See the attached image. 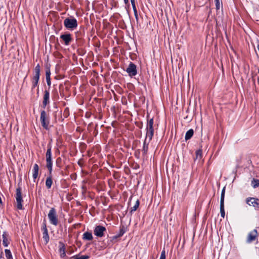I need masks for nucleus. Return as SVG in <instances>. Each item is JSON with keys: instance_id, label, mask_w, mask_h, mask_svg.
Segmentation results:
<instances>
[{"instance_id": "1", "label": "nucleus", "mask_w": 259, "mask_h": 259, "mask_svg": "<svg viewBox=\"0 0 259 259\" xmlns=\"http://www.w3.org/2000/svg\"><path fill=\"white\" fill-rule=\"evenodd\" d=\"M46 156V167L49 172H52L53 161L52 159V147L50 144L48 145Z\"/></svg>"}, {"instance_id": "2", "label": "nucleus", "mask_w": 259, "mask_h": 259, "mask_svg": "<svg viewBox=\"0 0 259 259\" xmlns=\"http://www.w3.org/2000/svg\"><path fill=\"white\" fill-rule=\"evenodd\" d=\"M64 25L68 29L74 30L78 25L77 20L73 17L66 18L64 20Z\"/></svg>"}, {"instance_id": "3", "label": "nucleus", "mask_w": 259, "mask_h": 259, "mask_svg": "<svg viewBox=\"0 0 259 259\" xmlns=\"http://www.w3.org/2000/svg\"><path fill=\"white\" fill-rule=\"evenodd\" d=\"M153 118H151L148 120L146 126V139H149V141H151L154 134L153 128Z\"/></svg>"}, {"instance_id": "4", "label": "nucleus", "mask_w": 259, "mask_h": 259, "mask_svg": "<svg viewBox=\"0 0 259 259\" xmlns=\"http://www.w3.org/2000/svg\"><path fill=\"white\" fill-rule=\"evenodd\" d=\"M15 198L17 201V207L18 209L21 210L23 209L22 202L23 201L22 194L21 188L20 186V183L18 184V187L16 189V193L15 195Z\"/></svg>"}, {"instance_id": "5", "label": "nucleus", "mask_w": 259, "mask_h": 259, "mask_svg": "<svg viewBox=\"0 0 259 259\" xmlns=\"http://www.w3.org/2000/svg\"><path fill=\"white\" fill-rule=\"evenodd\" d=\"M40 120L41 126L46 130H48L50 120L49 116L45 110H42L40 113Z\"/></svg>"}, {"instance_id": "6", "label": "nucleus", "mask_w": 259, "mask_h": 259, "mask_svg": "<svg viewBox=\"0 0 259 259\" xmlns=\"http://www.w3.org/2000/svg\"><path fill=\"white\" fill-rule=\"evenodd\" d=\"M48 218L51 224L54 226H57L58 224L56 210L54 207L51 208L50 210L48 213Z\"/></svg>"}, {"instance_id": "7", "label": "nucleus", "mask_w": 259, "mask_h": 259, "mask_svg": "<svg viewBox=\"0 0 259 259\" xmlns=\"http://www.w3.org/2000/svg\"><path fill=\"white\" fill-rule=\"evenodd\" d=\"M41 230L42 231V238L45 242V244L48 243L50 240V237L48 234V230L47 227L46 221L45 220L42 223Z\"/></svg>"}, {"instance_id": "8", "label": "nucleus", "mask_w": 259, "mask_h": 259, "mask_svg": "<svg viewBox=\"0 0 259 259\" xmlns=\"http://www.w3.org/2000/svg\"><path fill=\"white\" fill-rule=\"evenodd\" d=\"M126 71L130 76L133 77L135 76L137 74L136 65L133 62H131L126 69Z\"/></svg>"}, {"instance_id": "9", "label": "nucleus", "mask_w": 259, "mask_h": 259, "mask_svg": "<svg viewBox=\"0 0 259 259\" xmlns=\"http://www.w3.org/2000/svg\"><path fill=\"white\" fill-rule=\"evenodd\" d=\"M40 75V67L39 64L35 67L31 81L38 82Z\"/></svg>"}, {"instance_id": "10", "label": "nucleus", "mask_w": 259, "mask_h": 259, "mask_svg": "<svg viewBox=\"0 0 259 259\" xmlns=\"http://www.w3.org/2000/svg\"><path fill=\"white\" fill-rule=\"evenodd\" d=\"M246 202L249 205L252 206L256 209H259V199L249 197L246 199Z\"/></svg>"}, {"instance_id": "11", "label": "nucleus", "mask_w": 259, "mask_h": 259, "mask_svg": "<svg viewBox=\"0 0 259 259\" xmlns=\"http://www.w3.org/2000/svg\"><path fill=\"white\" fill-rule=\"evenodd\" d=\"M106 230L105 227L98 225L94 229V234L99 237H101L104 235V232Z\"/></svg>"}, {"instance_id": "12", "label": "nucleus", "mask_w": 259, "mask_h": 259, "mask_svg": "<svg viewBox=\"0 0 259 259\" xmlns=\"http://www.w3.org/2000/svg\"><path fill=\"white\" fill-rule=\"evenodd\" d=\"M257 235L258 233L257 230L254 229L253 230L249 232V233L248 234L246 242L248 243L253 242L255 240L256 237L257 236Z\"/></svg>"}, {"instance_id": "13", "label": "nucleus", "mask_w": 259, "mask_h": 259, "mask_svg": "<svg viewBox=\"0 0 259 259\" xmlns=\"http://www.w3.org/2000/svg\"><path fill=\"white\" fill-rule=\"evenodd\" d=\"M60 38L63 40L64 44L66 46L69 45L70 42L72 40L71 34L69 33L61 34L60 35Z\"/></svg>"}, {"instance_id": "14", "label": "nucleus", "mask_w": 259, "mask_h": 259, "mask_svg": "<svg viewBox=\"0 0 259 259\" xmlns=\"http://www.w3.org/2000/svg\"><path fill=\"white\" fill-rule=\"evenodd\" d=\"M50 103V92L48 90L44 91V95L43 97L42 105L44 108H45L46 106Z\"/></svg>"}, {"instance_id": "15", "label": "nucleus", "mask_w": 259, "mask_h": 259, "mask_svg": "<svg viewBox=\"0 0 259 259\" xmlns=\"http://www.w3.org/2000/svg\"><path fill=\"white\" fill-rule=\"evenodd\" d=\"M51 74L50 65H47L46 66V77L47 85L49 87H50L51 84Z\"/></svg>"}, {"instance_id": "16", "label": "nucleus", "mask_w": 259, "mask_h": 259, "mask_svg": "<svg viewBox=\"0 0 259 259\" xmlns=\"http://www.w3.org/2000/svg\"><path fill=\"white\" fill-rule=\"evenodd\" d=\"M149 139H145V140L143 143V148L142 150V154L143 155H146L147 154L148 150V146L149 142Z\"/></svg>"}, {"instance_id": "17", "label": "nucleus", "mask_w": 259, "mask_h": 259, "mask_svg": "<svg viewBox=\"0 0 259 259\" xmlns=\"http://www.w3.org/2000/svg\"><path fill=\"white\" fill-rule=\"evenodd\" d=\"M60 257L64 258L66 256L65 246V244L62 242H59V249Z\"/></svg>"}, {"instance_id": "18", "label": "nucleus", "mask_w": 259, "mask_h": 259, "mask_svg": "<svg viewBox=\"0 0 259 259\" xmlns=\"http://www.w3.org/2000/svg\"><path fill=\"white\" fill-rule=\"evenodd\" d=\"M53 184L52 172H49V176L46 180V186L48 189H50Z\"/></svg>"}, {"instance_id": "19", "label": "nucleus", "mask_w": 259, "mask_h": 259, "mask_svg": "<svg viewBox=\"0 0 259 259\" xmlns=\"http://www.w3.org/2000/svg\"><path fill=\"white\" fill-rule=\"evenodd\" d=\"M8 234L7 232H4L2 235L3 238V244L5 247H7L9 244V241L8 240Z\"/></svg>"}, {"instance_id": "20", "label": "nucleus", "mask_w": 259, "mask_h": 259, "mask_svg": "<svg viewBox=\"0 0 259 259\" xmlns=\"http://www.w3.org/2000/svg\"><path fill=\"white\" fill-rule=\"evenodd\" d=\"M32 170L33 178L35 180L37 178L38 175L39 166L37 164L35 163L34 164Z\"/></svg>"}, {"instance_id": "21", "label": "nucleus", "mask_w": 259, "mask_h": 259, "mask_svg": "<svg viewBox=\"0 0 259 259\" xmlns=\"http://www.w3.org/2000/svg\"><path fill=\"white\" fill-rule=\"evenodd\" d=\"M93 235L91 232H85L83 234L82 239L86 240H92L93 239Z\"/></svg>"}, {"instance_id": "22", "label": "nucleus", "mask_w": 259, "mask_h": 259, "mask_svg": "<svg viewBox=\"0 0 259 259\" xmlns=\"http://www.w3.org/2000/svg\"><path fill=\"white\" fill-rule=\"evenodd\" d=\"M194 134V131L193 129H190L188 130L185 135V139L186 141H187L189 139H190Z\"/></svg>"}, {"instance_id": "23", "label": "nucleus", "mask_w": 259, "mask_h": 259, "mask_svg": "<svg viewBox=\"0 0 259 259\" xmlns=\"http://www.w3.org/2000/svg\"><path fill=\"white\" fill-rule=\"evenodd\" d=\"M140 205V201L139 199H137L134 206L131 208V210L130 211V213L131 214L133 213V212L135 211L137 208L139 207Z\"/></svg>"}, {"instance_id": "24", "label": "nucleus", "mask_w": 259, "mask_h": 259, "mask_svg": "<svg viewBox=\"0 0 259 259\" xmlns=\"http://www.w3.org/2000/svg\"><path fill=\"white\" fill-rule=\"evenodd\" d=\"M220 213L221 215L223 218H225V211L224 208V203L220 202Z\"/></svg>"}, {"instance_id": "25", "label": "nucleus", "mask_w": 259, "mask_h": 259, "mask_svg": "<svg viewBox=\"0 0 259 259\" xmlns=\"http://www.w3.org/2000/svg\"><path fill=\"white\" fill-rule=\"evenodd\" d=\"M251 184L253 188H255L259 187V180L253 179V180L251 181Z\"/></svg>"}, {"instance_id": "26", "label": "nucleus", "mask_w": 259, "mask_h": 259, "mask_svg": "<svg viewBox=\"0 0 259 259\" xmlns=\"http://www.w3.org/2000/svg\"><path fill=\"white\" fill-rule=\"evenodd\" d=\"M5 252L6 254V257L7 259H13L12 253L10 249H6L5 250Z\"/></svg>"}, {"instance_id": "27", "label": "nucleus", "mask_w": 259, "mask_h": 259, "mask_svg": "<svg viewBox=\"0 0 259 259\" xmlns=\"http://www.w3.org/2000/svg\"><path fill=\"white\" fill-rule=\"evenodd\" d=\"M125 232V228L123 226H122L120 227L119 231L117 234L118 235V236L120 237L123 235Z\"/></svg>"}, {"instance_id": "28", "label": "nucleus", "mask_w": 259, "mask_h": 259, "mask_svg": "<svg viewBox=\"0 0 259 259\" xmlns=\"http://www.w3.org/2000/svg\"><path fill=\"white\" fill-rule=\"evenodd\" d=\"M202 151L201 149H198L196 151V157L195 159H200L202 158Z\"/></svg>"}, {"instance_id": "29", "label": "nucleus", "mask_w": 259, "mask_h": 259, "mask_svg": "<svg viewBox=\"0 0 259 259\" xmlns=\"http://www.w3.org/2000/svg\"><path fill=\"white\" fill-rule=\"evenodd\" d=\"M225 193V187H224L223 188L222 192H221L220 202L224 203Z\"/></svg>"}, {"instance_id": "30", "label": "nucleus", "mask_w": 259, "mask_h": 259, "mask_svg": "<svg viewBox=\"0 0 259 259\" xmlns=\"http://www.w3.org/2000/svg\"><path fill=\"white\" fill-rule=\"evenodd\" d=\"M73 259H89L90 256L89 255H81L78 256V255H74L72 257Z\"/></svg>"}, {"instance_id": "31", "label": "nucleus", "mask_w": 259, "mask_h": 259, "mask_svg": "<svg viewBox=\"0 0 259 259\" xmlns=\"http://www.w3.org/2000/svg\"><path fill=\"white\" fill-rule=\"evenodd\" d=\"M134 16L135 17L136 22L138 23L139 22V17H138V11L136 8V7L133 8Z\"/></svg>"}, {"instance_id": "32", "label": "nucleus", "mask_w": 259, "mask_h": 259, "mask_svg": "<svg viewBox=\"0 0 259 259\" xmlns=\"http://www.w3.org/2000/svg\"><path fill=\"white\" fill-rule=\"evenodd\" d=\"M215 3V7L217 10H219L220 8V5L221 4L220 3V0H214ZM221 5H222V3H221Z\"/></svg>"}, {"instance_id": "33", "label": "nucleus", "mask_w": 259, "mask_h": 259, "mask_svg": "<svg viewBox=\"0 0 259 259\" xmlns=\"http://www.w3.org/2000/svg\"><path fill=\"white\" fill-rule=\"evenodd\" d=\"M166 256H165V251L164 249H163L161 253L160 258L159 259H165Z\"/></svg>"}, {"instance_id": "34", "label": "nucleus", "mask_w": 259, "mask_h": 259, "mask_svg": "<svg viewBox=\"0 0 259 259\" xmlns=\"http://www.w3.org/2000/svg\"><path fill=\"white\" fill-rule=\"evenodd\" d=\"M52 95L55 96L56 98L59 97L57 89H55L54 90H53V91H52Z\"/></svg>"}, {"instance_id": "35", "label": "nucleus", "mask_w": 259, "mask_h": 259, "mask_svg": "<svg viewBox=\"0 0 259 259\" xmlns=\"http://www.w3.org/2000/svg\"><path fill=\"white\" fill-rule=\"evenodd\" d=\"M31 82H32V88H31L32 90L34 89L35 87L38 86V82H33V81H31Z\"/></svg>"}, {"instance_id": "36", "label": "nucleus", "mask_w": 259, "mask_h": 259, "mask_svg": "<svg viewBox=\"0 0 259 259\" xmlns=\"http://www.w3.org/2000/svg\"><path fill=\"white\" fill-rule=\"evenodd\" d=\"M119 237H120L118 236L117 234H116V235L111 237V241H114V240H116L117 238H118Z\"/></svg>"}, {"instance_id": "37", "label": "nucleus", "mask_w": 259, "mask_h": 259, "mask_svg": "<svg viewBox=\"0 0 259 259\" xmlns=\"http://www.w3.org/2000/svg\"><path fill=\"white\" fill-rule=\"evenodd\" d=\"M61 158H60V157L58 158L57 159V160H56V166H57V167H61V166H60V165H59V161H61Z\"/></svg>"}, {"instance_id": "38", "label": "nucleus", "mask_w": 259, "mask_h": 259, "mask_svg": "<svg viewBox=\"0 0 259 259\" xmlns=\"http://www.w3.org/2000/svg\"><path fill=\"white\" fill-rule=\"evenodd\" d=\"M131 2L132 4V7H136V3H135V0H131Z\"/></svg>"}, {"instance_id": "39", "label": "nucleus", "mask_w": 259, "mask_h": 259, "mask_svg": "<svg viewBox=\"0 0 259 259\" xmlns=\"http://www.w3.org/2000/svg\"><path fill=\"white\" fill-rule=\"evenodd\" d=\"M123 1L125 5H129V0H123Z\"/></svg>"}, {"instance_id": "40", "label": "nucleus", "mask_w": 259, "mask_h": 259, "mask_svg": "<svg viewBox=\"0 0 259 259\" xmlns=\"http://www.w3.org/2000/svg\"><path fill=\"white\" fill-rule=\"evenodd\" d=\"M3 254V251H2L1 253H0V257H2Z\"/></svg>"}, {"instance_id": "41", "label": "nucleus", "mask_w": 259, "mask_h": 259, "mask_svg": "<svg viewBox=\"0 0 259 259\" xmlns=\"http://www.w3.org/2000/svg\"><path fill=\"white\" fill-rule=\"evenodd\" d=\"M66 110H67V109H65V110H64V112H65Z\"/></svg>"}]
</instances>
